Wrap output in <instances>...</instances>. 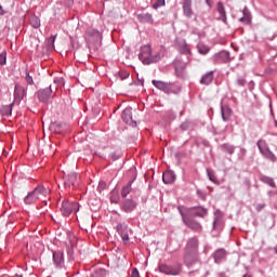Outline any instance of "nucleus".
I'll use <instances>...</instances> for the list:
<instances>
[{"label": "nucleus", "instance_id": "9b49d317", "mask_svg": "<svg viewBox=\"0 0 277 277\" xmlns=\"http://www.w3.org/2000/svg\"><path fill=\"white\" fill-rule=\"evenodd\" d=\"M117 232L120 234L122 241L127 243L129 241V226L124 223H119L117 225Z\"/></svg>", "mask_w": 277, "mask_h": 277}, {"label": "nucleus", "instance_id": "9d476101", "mask_svg": "<svg viewBox=\"0 0 277 277\" xmlns=\"http://www.w3.org/2000/svg\"><path fill=\"white\" fill-rule=\"evenodd\" d=\"M85 39L90 43L101 42V40H103V36L101 35V32L98 30L90 28L87 30Z\"/></svg>", "mask_w": 277, "mask_h": 277}, {"label": "nucleus", "instance_id": "c756f323", "mask_svg": "<svg viewBox=\"0 0 277 277\" xmlns=\"http://www.w3.org/2000/svg\"><path fill=\"white\" fill-rule=\"evenodd\" d=\"M129 194H131V184L123 186V188L121 190L122 198H127V196H129Z\"/></svg>", "mask_w": 277, "mask_h": 277}, {"label": "nucleus", "instance_id": "423d86ee", "mask_svg": "<svg viewBox=\"0 0 277 277\" xmlns=\"http://www.w3.org/2000/svg\"><path fill=\"white\" fill-rule=\"evenodd\" d=\"M181 215L183 217L184 224H186V226H188V228H192V230H202V225H200V223L194 221V217L187 216V214H185V212H183V210H182Z\"/></svg>", "mask_w": 277, "mask_h": 277}, {"label": "nucleus", "instance_id": "de8ad7c7", "mask_svg": "<svg viewBox=\"0 0 277 277\" xmlns=\"http://www.w3.org/2000/svg\"><path fill=\"white\" fill-rule=\"evenodd\" d=\"M13 105V104H12ZM12 105L11 106H8V109L10 111V114H12Z\"/></svg>", "mask_w": 277, "mask_h": 277}, {"label": "nucleus", "instance_id": "f257e3e1", "mask_svg": "<svg viewBox=\"0 0 277 277\" xmlns=\"http://www.w3.org/2000/svg\"><path fill=\"white\" fill-rule=\"evenodd\" d=\"M138 60H141L146 66L157 64V62L161 61V53L157 52L154 54L150 45H143L138 54Z\"/></svg>", "mask_w": 277, "mask_h": 277}, {"label": "nucleus", "instance_id": "4c0bfd02", "mask_svg": "<svg viewBox=\"0 0 277 277\" xmlns=\"http://www.w3.org/2000/svg\"><path fill=\"white\" fill-rule=\"evenodd\" d=\"M161 5H166V0H157L153 8L157 10V8H161Z\"/></svg>", "mask_w": 277, "mask_h": 277}, {"label": "nucleus", "instance_id": "f704fd0d", "mask_svg": "<svg viewBox=\"0 0 277 277\" xmlns=\"http://www.w3.org/2000/svg\"><path fill=\"white\" fill-rule=\"evenodd\" d=\"M129 76H130V74H129V71H127V70H121V71H119V77H120V79H121L122 81H124V79H129Z\"/></svg>", "mask_w": 277, "mask_h": 277}, {"label": "nucleus", "instance_id": "8fccbe9b", "mask_svg": "<svg viewBox=\"0 0 277 277\" xmlns=\"http://www.w3.org/2000/svg\"><path fill=\"white\" fill-rule=\"evenodd\" d=\"M182 129H185V127H184V126H182Z\"/></svg>", "mask_w": 277, "mask_h": 277}, {"label": "nucleus", "instance_id": "b1692460", "mask_svg": "<svg viewBox=\"0 0 277 277\" xmlns=\"http://www.w3.org/2000/svg\"><path fill=\"white\" fill-rule=\"evenodd\" d=\"M217 12L220 13V21L226 23V10L224 9V4L222 2L217 3Z\"/></svg>", "mask_w": 277, "mask_h": 277}, {"label": "nucleus", "instance_id": "6ab92c4d", "mask_svg": "<svg viewBox=\"0 0 277 277\" xmlns=\"http://www.w3.org/2000/svg\"><path fill=\"white\" fill-rule=\"evenodd\" d=\"M38 197L35 195L34 190L29 193L25 198L24 202L25 205H36L38 202Z\"/></svg>", "mask_w": 277, "mask_h": 277}, {"label": "nucleus", "instance_id": "1a4fd4ad", "mask_svg": "<svg viewBox=\"0 0 277 277\" xmlns=\"http://www.w3.org/2000/svg\"><path fill=\"white\" fill-rule=\"evenodd\" d=\"M258 148L260 149L262 155H264V157H266L267 159H271L272 161L276 159L272 150H269V147H267V142L260 140L258 142Z\"/></svg>", "mask_w": 277, "mask_h": 277}, {"label": "nucleus", "instance_id": "37998d69", "mask_svg": "<svg viewBox=\"0 0 277 277\" xmlns=\"http://www.w3.org/2000/svg\"><path fill=\"white\" fill-rule=\"evenodd\" d=\"M131 277H140V271H137V268H133L131 272Z\"/></svg>", "mask_w": 277, "mask_h": 277}, {"label": "nucleus", "instance_id": "a19ab883", "mask_svg": "<svg viewBox=\"0 0 277 277\" xmlns=\"http://www.w3.org/2000/svg\"><path fill=\"white\" fill-rule=\"evenodd\" d=\"M26 81H27L28 85L34 84V78L31 76H29V74H26Z\"/></svg>", "mask_w": 277, "mask_h": 277}, {"label": "nucleus", "instance_id": "a878e982", "mask_svg": "<svg viewBox=\"0 0 277 277\" xmlns=\"http://www.w3.org/2000/svg\"><path fill=\"white\" fill-rule=\"evenodd\" d=\"M213 81V72H209L201 78L203 85H209Z\"/></svg>", "mask_w": 277, "mask_h": 277}, {"label": "nucleus", "instance_id": "cd10ccee", "mask_svg": "<svg viewBox=\"0 0 277 277\" xmlns=\"http://www.w3.org/2000/svg\"><path fill=\"white\" fill-rule=\"evenodd\" d=\"M197 49L201 55H207V53H209V51H211V49H209V47H207L202 43L198 44Z\"/></svg>", "mask_w": 277, "mask_h": 277}, {"label": "nucleus", "instance_id": "49530a36", "mask_svg": "<svg viewBox=\"0 0 277 277\" xmlns=\"http://www.w3.org/2000/svg\"><path fill=\"white\" fill-rule=\"evenodd\" d=\"M221 56H222V57H228V52H222V53H221Z\"/></svg>", "mask_w": 277, "mask_h": 277}, {"label": "nucleus", "instance_id": "72a5a7b5", "mask_svg": "<svg viewBox=\"0 0 277 277\" xmlns=\"http://www.w3.org/2000/svg\"><path fill=\"white\" fill-rule=\"evenodd\" d=\"M240 23H250V13L247 11H243V17L240 18Z\"/></svg>", "mask_w": 277, "mask_h": 277}, {"label": "nucleus", "instance_id": "473e14b6", "mask_svg": "<svg viewBox=\"0 0 277 277\" xmlns=\"http://www.w3.org/2000/svg\"><path fill=\"white\" fill-rule=\"evenodd\" d=\"M54 88L60 89L64 85V78H55L53 82Z\"/></svg>", "mask_w": 277, "mask_h": 277}, {"label": "nucleus", "instance_id": "c85d7f7f", "mask_svg": "<svg viewBox=\"0 0 277 277\" xmlns=\"http://www.w3.org/2000/svg\"><path fill=\"white\" fill-rule=\"evenodd\" d=\"M224 256H226V251L224 249L217 250L214 253V259L216 262L220 261L221 259H224Z\"/></svg>", "mask_w": 277, "mask_h": 277}, {"label": "nucleus", "instance_id": "c03bdc74", "mask_svg": "<svg viewBox=\"0 0 277 277\" xmlns=\"http://www.w3.org/2000/svg\"><path fill=\"white\" fill-rule=\"evenodd\" d=\"M237 83H238L239 85H246V79H243V78H238V79H237Z\"/></svg>", "mask_w": 277, "mask_h": 277}, {"label": "nucleus", "instance_id": "dca6fc26", "mask_svg": "<svg viewBox=\"0 0 277 277\" xmlns=\"http://www.w3.org/2000/svg\"><path fill=\"white\" fill-rule=\"evenodd\" d=\"M185 68H187V64L185 62H175V72L177 77H185Z\"/></svg>", "mask_w": 277, "mask_h": 277}, {"label": "nucleus", "instance_id": "f8f14e48", "mask_svg": "<svg viewBox=\"0 0 277 277\" xmlns=\"http://www.w3.org/2000/svg\"><path fill=\"white\" fill-rule=\"evenodd\" d=\"M52 88H53V84H51L50 88L40 90L38 92V98H39V101H41V103H47V101H49V98L53 92Z\"/></svg>", "mask_w": 277, "mask_h": 277}, {"label": "nucleus", "instance_id": "2eb2a0df", "mask_svg": "<svg viewBox=\"0 0 277 277\" xmlns=\"http://www.w3.org/2000/svg\"><path fill=\"white\" fill-rule=\"evenodd\" d=\"M183 12L187 18L194 16V10H192V0H183Z\"/></svg>", "mask_w": 277, "mask_h": 277}, {"label": "nucleus", "instance_id": "f3484780", "mask_svg": "<svg viewBox=\"0 0 277 277\" xmlns=\"http://www.w3.org/2000/svg\"><path fill=\"white\" fill-rule=\"evenodd\" d=\"M53 261L56 267H62V265H64V252H53Z\"/></svg>", "mask_w": 277, "mask_h": 277}, {"label": "nucleus", "instance_id": "6e6552de", "mask_svg": "<svg viewBox=\"0 0 277 277\" xmlns=\"http://www.w3.org/2000/svg\"><path fill=\"white\" fill-rule=\"evenodd\" d=\"M25 96H27V89L16 83L14 88V103H21Z\"/></svg>", "mask_w": 277, "mask_h": 277}, {"label": "nucleus", "instance_id": "393cba45", "mask_svg": "<svg viewBox=\"0 0 277 277\" xmlns=\"http://www.w3.org/2000/svg\"><path fill=\"white\" fill-rule=\"evenodd\" d=\"M230 114H233L230 108H222V119L224 120V122H228V120L230 119Z\"/></svg>", "mask_w": 277, "mask_h": 277}, {"label": "nucleus", "instance_id": "79ce46f5", "mask_svg": "<svg viewBox=\"0 0 277 277\" xmlns=\"http://www.w3.org/2000/svg\"><path fill=\"white\" fill-rule=\"evenodd\" d=\"M114 196H118V192L117 190H113L110 200H111V202H118V200H116V197H114Z\"/></svg>", "mask_w": 277, "mask_h": 277}, {"label": "nucleus", "instance_id": "412c9836", "mask_svg": "<svg viewBox=\"0 0 277 277\" xmlns=\"http://www.w3.org/2000/svg\"><path fill=\"white\" fill-rule=\"evenodd\" d=\"M137 18L141 23H155L153 15L149 13H142L137 15Z\"/></svg>", "mask_w": 277, "mask_h": 277}, {"label": "nucleus", "instance_id": "aec40b11", "mask_svg": "<svg viewBox=\"0 0 277 277\" xmlns=\"http://www.w3.org/2000/svg\"><path fill=\"white\" fill-rule=\"evenodd\" d=\"M121 209L123 211H126V213H131V211H133V209H135V202L131 201V200H126L122 205H121Z\"/></svg>", "mask_w": 277, "mask_h": 277}, {"label": "nucleus", "instance_id": "a18cd8bd", "mask_svg": "<svg viewBox=\"0 0 277 277\" xmlns=\"http://www.w3.org/2000/svg\"><path fill=\"white\" fill-rule=\"evenodd\" d=\"M5 13H6V11H4V10H3V6L0 5V16H3V14H5Z\"/></svg>", "mask_w": 277, "mask_h": 277}, {"label": "nucleus", "instance_id": "c9c22d12", "mask_svg": "<svg viewBox=\"0 0 277 277\" xmlns=\"http://www.w3.org/2000/svg\"><path fill=\"white\" fill-rule=\"evenodd\" d=\"M216 215H219L213 223V228H217V226H220V217L222 216V212L221 211H216Z\"/></svg>", "mask_w": 277, "mask_h": 277}, {"label": "nucleus", "instance_id": "f03ea898", "mask_svg": "<svg viewBox=\"0 0 277 277\" xmlns=\"http://www.w3.org/2000/svg\"><path fill=\"white\" fill-rule=\"evenodd\" d=\"M198 262V238H190L186 246L185 263L194 265Z\"/></svg>", "mask_w": 277, "mask_h": 277}, {"label": "nucleus", "instance_id": "39448f33", "mask_svg": "<svg viewBox=\"0 0 277 277\" xmlns=\"http://www.w3.org/2000/svg\"><path fill=\"white\" fill-rule=\"evenodd\" d=\"M121 118L126 124H129L130 127H137V117H133V108H126L121 114Z\"/></svg>", "mask_w": 277, "mask_h": 277}, {"label": "nucleus", "instance_id": "a211bd4d", "mask_svg": "<svg viewBox=\"0 0 277 277\" xmlns=\"http://www.w3.org/2000/svg\"><path fill=\"white\" fill-rule=\"evenodd\" d=\"M162 181L163 183H166V185H172V183H174V172L172 171L163 172Z\"/></svg>", "mask_w": 277, "mask_h": 277}, {"label": "nucleus", "instance_id": "5701e85b", "mask_svg": "<svg viewBox=\"0 0 277 277\" xmlns=\"http://www.w3.org/2000/svg\"><path fill=\"white\" fill-rule=\"evenodd\" d=\"M159 271L162 274H167L168 276H172L174 274V268L172 266H169V265H166V264L160 265Z\"/></svg>", "mask_w": 277, "mask_h": 277}, {"label": "nucleus", "instance_id": "58836bf2", "mask_svg": "<svg viewBox=\"0 0 277 277\" xmlns=\"http://www.w3.org/2000/svg\"><path fill=\"white\" fill-rule=\"evenodd\" d=\"M55 38L56 36H52L48 39V44L49 47H51L53 49V47H55Z\"/></svg>", "mask_w": 277, "mask_h": 277}, {"label": "nucleus", "instance_id": "ddd939ff", "mask_svg": "<svg viewBox=\"0 0 277 277\" xmlns=\"http://www.w3.org/2000/svg\"><path fill=\"white\" fill-rule=\"evenodd\" d=\"M153 85H155V88H157L158 90H162V92H167V94H170V92H172V84L170 83L153 80Z\"/></svg>", "mask_w": 277, "mask_h": 277}, {"label": "nucleus", "instance_id": "ea45409f", "mask_svg": "<svg viewBox=\"0 0 277 277\" xmlns=\"http://www.w3.org/2000/svg\"><path fill=\"white\" fill-rule=\"evenodd\" d=\"M105 187H107V184L102 181L98 183L97 190L103 192V189H105Z\"/></svg>", "mask_w": 277, "mask_h": 277}, {"label": "nucleus", "instance_id": "7c9ffc66", "mask_svg": "<svg viewBox=\"0 0 277 277\" xmlns=\"http://www.w3.org/2000/svg\"><path fill=\"white\" fill-rule=\"evenodd\" d=\"M262 182L266 183V185H269L271 187H276V183L274 182V179L264 176L262 177Z\"/></svg>", "mask_w": 277, "mask_h": 277}, {"label": "nucleus", "instance_id": "bb28decb", "mask_svg": "<svg viewBox=\"0 0 277 277\" xmlns=\"http://www.w3.org/2000/svg\"><path fill=\"white\" fill-rule=\"evenodd\" d=\"M30 25L31 27H34L35 29H38V27H40V18L36 15H32L30 17Z\"/></svg>", "mask_w": 277, "mask_h": 277}, {"label": "nucleus", "instance_id": "2f4dec72", "mask_svg": "<svg viewBox=\"0 0 277 277\" xmlns=\"http://www.w3.org/2000/svg\"><path fill=\"white\" fill-rule=\"evenodd\" d=\"M6 62H8V52L3 51L0 54V66H5Z\"/></svg>", "mask_w": 277, "mask_h": 277}, {"label": "nucleus", "instance_id": "e433bc0d", "mask_svg": "<svg viewBox=\"0 0 277 277\" xmlns=\"http://www.w3.org/2000/svg\"><path fill=\"white\" fill-rule=\"evenodd\" d=\"M207 172H208L209 180H210L212 183H216L217 177H215V174H213V171H211V170L208 169Z\"/></svg>", "mask_w": 277, "mask_h": 277}, {"label": "nucleus", "instance_id": "20e7f679", "mask_svg": "<svg viewBox=\"0 0 277 277\" xmlns=\"http://www.w3.org/2000/svg\"><path fill=\"white\" fill-rule=\"evenodd\" d=\"M79 211V203L77 202H70V201H63L62 207H61V213L65 216L68 217L70 213H77Z\"/></svg>", "mask_w": 277, "mask_h": 277}, {"label": "nucleus", "instance_id": "4be33fe9", "mask_svg": "<svg viewBox=\"0 0 277 277\" xmlns=\"http://www.w3.org/2000/svg\"><path fill=\"white\" fill-rule=\"evenodd\" d=\"M179 51L180 53H183L184 55H187L189 53H192V50L189 49V45H187V43L185 41H181L179 43Z\"/></svg>", "mask_w": 277, "mask_h": 277}, {"label": "nucleus", "instance_id": "4468645a", "mask_svg": "<svg viewBox=\"0 0 277 277\" xmlns=\"http://www.w3.org/2000/svg\"><path fill=\"white\" fill-rule=\"evenodd\" d=\"M77 173H70L65 177V187H76L77 186Z\"/></svg>", "mask_w": 277, "mask_h": 277}, {"label": "nucleus", "instance_id": "7ed1b4c3", "mask_svg": "<svg viewBox=\"0 0 277 277\" xmlns=\"http://www.w3.org/2000/svg\"><path fill=\"white\" fill-rule=\"evenodd\" d=\"M180 213L182 214V211L185 213L186 216L188 217H205L207 215V209L205 208H183L179 207L177 208Z\"/></svg>", "mask_w": 277, "mask_h": 277}, {"label": "nucleus", "instance_id": "09e8293b", "mask_svg": "<svg viewBox=\"0 0 277 277\" xmlns=\"http://www.w3.org/2000/svg\"><path fill=\"white\" fill-rule=\"evenodd\" d=\"M275 126L277 127V120L275 121Z\"/></svg>", "mask_w": 277, "mask_h": 277}, {"label": "nucleus", "instance_id": "0eeeda50", "mask_svg": "<svg viewBox=\"0 0 277 277\" xmlns=\"http://www.w3.org/2000/svg\"><path fill=\"white\" fill-rule=\"evenodd\" d=\"M32 192L35 193L37 199L41 200L47 205V200H44V198H47L49 194H51L50 188H47L43 185H38Z\"/></svg>", "mask_w": 277, "mask_h": 277}]
</instances>
